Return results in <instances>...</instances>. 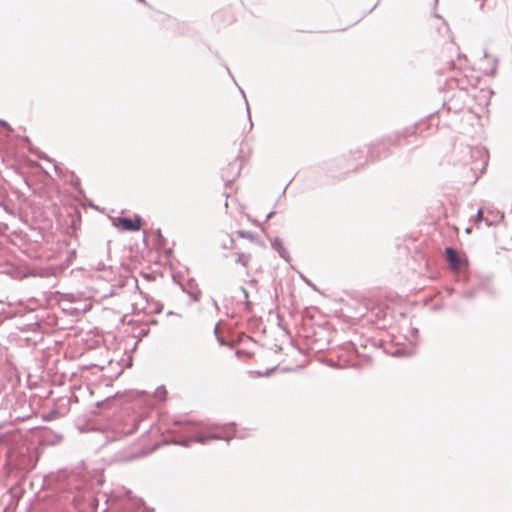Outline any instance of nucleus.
I'll return each mask as SVG.
<instances>
[{
  "mask_svg": "<svg viewBox=\"0 0 512 512\" xmlns=\"http://www.w3.org/2000/svg\"><path fill=\"white\" fill-rule=\"evenodd\" d=\"M0 316L3 319H16L15 325L19 331L31 333L30 337H26L30 344L36 345L43 340L47 330L43 313L40 314L22 303L14 305L12 302H7V307L0 312Z\"/></svg>",
  "mask_w": 512,
  "mask_h": 512,
  "instance_id": "f257e3e1",
  "label": "nucleus"
},
{
  "mask_svg": "<svg viewBox=\"0 0 512 512\" xmlns=\"http://www.w3.org/2000/svg\"><path fill=\"white\" fill-rule=\"evenodd\" d=\"M449 70L451 75L445 79L444 83L446 90H462L467 93H470V90H476L481 79L473 69L456 68L454 61H450Z\"/></svg>",
  "mask_w": 512,
  "mask_h": 512,
  "instance_id": "f03ea898",
  "label": "nucleus"
},
{
  "mask_svg": "<svg viewBox=\"0 0 512 512\" xmlns=\"http://www.w3.org/2000/svg\"><path fill=\"white\" fill-rule=\"evenodd\" d=\"M423 124H418L413 127L404 129L402 132H395L392 135L387 136L380 140L377 144H373L369 147L368 153L372 161L385 158L389 155L388 147L398 143L402 138H407L411 135H415L420 131L423 132Z\"/></svg>",
  "mask_w": 512,
  "mask_h": 512,
  "instance_id": "7ed1b4c3",
  "label": "nucleus"
},
{
  "mask_svg": "<svg viewBox=\"0 0 512 512\" xmlns=\"http://www.w3.org/2000/svg\"><path fill=\"white\" fill-rule=\"evenodd\" d=\"M463 164L470 165V170L476 174L477 171H483L488 164V153L482 147L465 146L462 148Z\"/></svg>",
  "mask_w": 512,
  "mask_h": 512,
  "instance_id": "20e7f679",
  "label": "nucleus"
},
{
  "mask_svg": "<svg viewBox=\"0 0 512 512\" xmlns=\"http://www.w3.org/2000/svg\"><path fill=\"white\" fill-rule=\"evenodd\" d=\"M447 93H450V91L447 90ZM470 97L474 98L475 95L462 90H453L451 91V95L446 96L444 99L442 109L455 114L459 113L465 108Z\"/></svg>",
  "mask_w": 512,
  "mask_h": 512,
  "instance_id": "39448f33",
  "label": "nucleus"
},
{
  "mask_svg": "<svg viewBox=\"0 0 512 512\" xmlns=\"http://www.w3.org/2000/svg\"><path fill=\"white\" fill-rule=\"evenodd\" d=\"M83 492L78 484L73 483V479H69L66 487H63L60 498L67 503L73 504L75 507L83 499Z\"/></svg>",
  "mask_w": 512,
  "mask_h": 512,
  "instance_id": "423d86ee",
  "label": "nucleus"
},
{
  "mask_svg": "<svg viewBox=\"0 0 512 512\" xmlns=\"http://www.w3.org/2000/svg\"><path fill=\"white\" fill-rule=\"evenodd\" d=\"M233 437H239V438H243L244 435L242 434H237V433H234L233 436H228V435H225L223 433H210L208 435H201V434H198V435H195L193 438L191 439H184L180 442V444L182 446H187L189 444L190 441H194V442H198V443H201V444H205L207 443L209 440H226V441H230V439H232Z\"/></svg>",
  "mask_w": 512,
  "mask_h": 512,
  "instance_id": "0eeeda50",
  "label": "nucleus"
},
{
  "mask_svg": "<svg viewBox=\"0 0 512 512\" xmlns=\"http://www.w3.org/2000/svg\"><path fill=\"white\" fill-rule=\"evenodd\" d=\"M118 224L123 231L136 232L140 230L142 219L139 215H135V218L130 217H118Z\"/></svg>",
  "mask_w": 512,
  "mask_h": 512,
  "instance_id": "6e6552de",
  "label": "nucleus"
},
{
  "mask_svg": "<svg viewBox=\"0 0 512 512\" xmlns=\"http://www.w3.org/2000/svg\"><path fill=\"white\" fill-rule=\"evenodd\" d=\"M445 256H446V260L449 264V266L453 269V270H458L460 269L462 263H463V260L462 258L460 257L458 251L453 248V247H446L445 248Z\"/></svg>",
  "mask_w": 512,
  "mask_h": 512,
  "instance_id": "1a4fd4ad",
  "label": "nucleus"
},
{
  "mask_svg": "<svg viewBox=\"0 0 512 512\" xmlns=\"http://www.w3.org/2000/svg\"><path fill=\"white\" fill-rule=\"evenodd\" d=\"M139 425V420L137 417H131L129 419V423H126L123 428L117 427L115 433L119 434V436L114 439H120L121 437H126L133 434Z\"/></svg>",
  "mask_w": 512,
  "mask_h": 512,
  "instance_id": "9d476101",
  "label": "nucleus"
},
{
  "mask_svg": "<svg viewBox=\"0 0 512 512\" xmlns=\"http://www.w3.org/2000/svg\"><path fill=\"white\" fill-rule=\"evenodd\" d=\"M182 290L186 292L194 302L199 301L201 298L202 292L194 279H189L184 285H182Z\"/></svg>",
  "mask_w": 512,
  "mask_h": 512,
  "instance_id": "9b49d317",
  "label": "nucleus"
},
{
  "mask_svg": "<svg viewBox=\"0 0 512 512\" xmlns=\"http://www.w3.org/2000/svg\"><path fill=\"white\" fill-rule=\"evenodd\" d=\"M241 162L235 160L233 163H229L226 169L222 171V177L225 182H230L240 174Z\"/></svg>",
  "mask_w": 512,
  "mask_h": 512,
  "instance_id": "f8f14e48",
  "label": "nucleus"
},
{
  "mask_svg": "<svg viewBox=\"0 0 512 512\" xmlns=\"http://www.w3.org/2000/svg\"><path fill=\"white\" fill-rule=\"evenodd\" d=\"M496 217H497V219L490 220V217L488 215H486V216L483 215V209L479 208L477 210L476 215L474 216V221L477 222V223L485 221L487 226H494V225H497L498 223H500L503 220L504 214L499 212V211H497L496 212Z\"/></svg>",
  "mask_w": 512,
  "mask_h": 512,
  "instance_id": "ddd939ff",
  "label": "nucleus"
},
{
  "mask_svg": "<svg viewBox=\"0 0 512 512\" xmlns=\"http://www.w3.org/2000/svg\"><path fill=\"white\" fill-rule=\"evenodd\" d=\"M271 246L274 250L278 252L281 258L285 260L289 259V253L279 237L274 238V240L271 242Z\"/></svg>",
  "mask_w": 512,
  "mask_h": 512,
  "instance_id": "4468645a",
  "label": "nucleus"
},
{
  "mask_svg": "<svg viewBox=\"0 0 512 512\" xmlns=\"http://www.w3.org/2000/svg\"><path fill=\"white\" fill-rule=\"evenodd\" d=\"M236 263L241 264L243 267H247L249 261L251 260V255L249 253L238 252L235 254Z\"/></svg>",
  "mask_w": 512,
  "mask_h": 512,
  "instance_id": "2eb2a0df",
  "label": "nucleus"
},
{
  "mask_svg": "<svg viewBox=\"0 0 512 512\" xmlns=\"http://www.w3.org/2000/svg\"><path fill=\"white\" fill-rule=\"evenodd\" d=\"M387 316V313L382 310V309H378V312L376 313V324L380 327H385V323H380V322H384L385 321V318Z\"/></svg>",
  "mask_w": 512,
  "mask_h": 512,
  "instance_id": "dca6fc26",
  "label": "nucleus"
},
{
  "mask_svg": "<svg viewBox=\"0 0 512 512\" xmlns=\"http://www.w3.org/2000/svg\"><path fill=\"white\" fill-rule=\"evenodd\" d=\"M236 233L239 238H245V239H249L251 241L255 240V235L250 231L238 230Z\"/></svg>",
  "mask_w": 512,
  "mask_h": 512,
  "instance_id": "f3484780",
  "label": "nucleus"
},
{
  "mask_svg": "<svg viewBox=\"0 0 512 512\" xmlns=\"http://www.w3.org/2000/svg\"><path fill=\"white\" fill-rule=\"evenodd\" d=\"M241 291L244 294L245 297V310L250 311L251 310V302L248 300V292L244 287H241Z\"/></svg>",
  "mask_w": 512,
  "mask_h": 512,
  "instance_id": "a211bd4d",
  "label": "nucleus"
},
{
  "mask_svg": "<svg viewBox=\"0 0 512 512\" xmlns=\"http://www.w3.org/2000/svg\"><path fill=\"white\" fill-rule=\"evenodd\" d=\"M233 245H234V239L232 237H229L228 239V243H223L222 244V247L224 249H232L233 248Z\"/></svg>",
  "mask_w": 512,
  "mask_h": 512,
  "instance_id": "6ab92c4d",
  "label": "nucleus"
},
{
  "mask_svg": "<svg viewBox=\"0 0 512 512\" xmlns=\"http://www.w3.org/2000/svg\"><path fill=\"white\" fill-rule=\"evenodd\" d=\"M57 415H59V412L57 410H52L51 412H49V414L45 417V419L47 420H52L54 419Z\"/></svg>",
  "mask_w": 512,
  "mask_h": 512,
  "instance_id": "aec40b11",
  "label": "nucleus"
},
{
  "mask_svg": "<svg viewBox=\"0 0 512 512\" xmlns=\"http://www.w3.org/2000/svg\"><path fill=\"white\" fill-rule=\"evenodd\" d=\"M31 258H40L42 256V254L37 250H33L31 252H29L28 254Z\"/></svg>",
  "mask_w": 512,
  "mask_h": 512,
  "instance_id": "412c9836",
  "label": "nucleus"
},
{
  "mask_svg": "<svg viewBox=\"0 0 512 512\" xmlns=\"http://www.w3.org/2000/svg\"><path fill=\"white\" fill-rule=\"evenodd\" d=\"M20 469H23V470H31L34 468V464L32 463H29V464H19L18 465Z\"/></svg>",
  "mask_w": 512,
  "mask_h": 512,
  "instance_id": "4be33fe9",
  "label": "nucleus"
},
{
  "mask_svg": "<svg viewBox=\"0 0 512 512\" xmlns=\"http://www.w3.org/2000/svg\"><path fill=\"white\" fill-rule=\"evenodd\" d=\"M0 126L8 128L9 130H11V127L9 126L8 122L5 121V120H0Z\"/></svg>",
  "mask_w": 512,
  "mask_h": 512,
  "instance_id": "5701e85b",
  "label": "nucleus"
},
{
  "mask_svg": "<svg viewBox=\"0 0 512 512\" xmlns=\"http://www.w3.org/2000/svg\"><path fill=\"white\" fill-rule=\"evenodd\" d=\"M487 215L490 217V220L497 219V217H496V212L494 213V212H492V211H489V212L487 213Z\"/></svg>",
  "mask_w": 512,
  "mask_h": 512,
  "instance_id": "b1692460",
  "label": "nucleus"
},
{
  "mask_svg": "<svg viewBox=\"0 0 512 512\" xmlns=\"http://www.w3.org/2000/svg\"><path fill=\"white\" fill-rule=\"evenodd\" d=\"M276 368H272V369H268L266 370L265 372H263V376H269L271 374L272 371H274Z\"/></svg>",
  "mask_w": 512,
  "mask_h": 512,
  "instance_id": "393cba45",
  "label": "nucleus"
},
{
  "mask_svg": "<svg viewBox=\"0 0 512 512\" xmlns=\"http://www.w3.org/2000/svg\"><path fill=\"white\" fill-rule=\"evenodd\" d=\"M273 214H274V211L269 212L266 216V220H269L273 216Z\"/></svg>",
  "mask_w": 512,
  "mask_h": 512,
  "instance_id": "a878e982",
  "label": "nucleus"
},
{
  "mask_svg": "<svg viewBox=\"0 0 512 512\" xmlns=\"http://www.w3.org/2000/svg\"><path fill=\"white\" fill-rule=\"evenodd\" d=\"M161 311H162V306H159V305H158V306L155 308V312H156V313H160Z\"/></svg>",
  "mask_w": 512,
  "mask_h": 512,
  "instance_id": "bb28decb",
  "label": "nucleus"
},
{
  "mask_svg": "<svg viewBox=\"0 0 512 512\" xmlns=\"http://www.w3.org/2000/svg\"><path fill=\"white\" fill-rule=\"evenodd\" d=\"M7 297L6 298H2L0 297V303H5L7 305Z\"/></svg>",
  "mask_w": 512,
  "mask_h": 512,
  "instance_id": "cd10ccee",
  "label": "nucleus"
},
{
  "mask_svg": "<svg viewBox=\"0 0 512 512\" xmlns=\"http://www.w3.org/2000/svg\"><path fill=\"white\" fill-rule=\"evenodd\" d=\"M218 341L221 345H224V340L222 338L218 337Z\"/></svg>",
  "mask_w": 512,
  "mask_h": 512,
  "instance_id": "c85d7f7f",
  "label": "nucleus"
},
{
  "mask_svg": "<svg viewBox=\"0 0 512 512\" xmlns=\"http://www.w3.org/2000/svg\"><path fill=\"white\" fill-rule=\"evenodd\" d=\"M246 105H247V113L248 115L250 116V108H249V105H248V102L246 101Z\"/></svg>",
  "mask_w": 512,
  "mask_h": 512,
  "instance_id": "c756f323",
  "label": "nucleus"
},
{
  "mask_svg": "<svg viewBox=\"0 0 512 512\" xmlns=\"http://www.w3.org/2000/svg\"><path fill=\"white\" fill-rule=\"evenodd\" d=\"M214 332H215V334H217V333H218V325H216V326H215V328H214Z\"/></svg>",
  "mask_w": 512,
  "mask_h": 512,
  "instance_id": "7c9ffc66",
  "label": "nucleus"
},
{
  "mask_svg": "<svg viewBox=\"0 0 512 512\" xmlns=\"http://www.w3.org/2000/svg\"><path fill=\"white\" fill-rule=\"evenodd\" d=\"M256 373H257V375H259V376H263V372H261V371H257Z\"/></svg>",
  "mask_w": 512,
  "mask_h": 512,
  "instance_id": "2f4dec72",
  "label": "nucleus"
},
{
  "mask_svg": "<svg viewBox=\"0 0 512 512\" xmlns=\"http://www.w3.org/2000/svg\"><path fill=\"white\" fill-rule=\"evenodd\" d=\"M145 512H154V509L148 510L145 508Z\"/></svg>",
  "mask_w": 512,
  "mask_h": 512,
  "instance_id": "473e14b6",
  "label": "nucleus"
},
{
  "mask_svg": "<svg viewBox=\"0 0 512 512\" xmlns=\"http://www.w3.org/2000/svg\"><path fill=\"white\" fill-rule=\"evenodd\" d=\"M227 426H235V423H230Z\"/></svg>",
  "mask_w": 512,
  "mask_h": 512,
  "instance_id": "72a5a7b5",
  "label": "nucleus"
}]
</instances>
